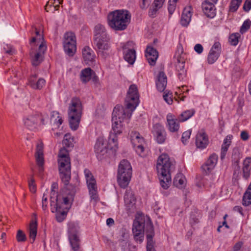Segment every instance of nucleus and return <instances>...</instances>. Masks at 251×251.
I'll return each mask as SVG.
<instances>
[{"mask_svg":"<svg viewBox=\"0 0 251 251\" xmlns=\"http://www.w3.org/2000/svg\"><path fill=\"white\" fill-rule=\"evenodd\" d=\"M139 97L137 86L135 84L131 85L125 99L126 108L129 110L130 112H126L122 106L117 105L113 109L112 118H116L121 121H123L126 117L130 118L132 112L139 104Z\"/></svg>","mask_w":251,"mask_h":251,"instance_id":"f257e3e1","label":"nucleus"},{"mask_svg":"<svg viewBox=\"0 0 251 251\" xmlns=\"http://www.w3.org/2000/svg\"><path fill=\"white\" fill-rule=\"evenodd\" d=\"M174 168V162L170 160L168 154L163 153L158 157L156 169L159 176L160 185L164 189H167L171 184V173Z\"/></svg>","mask_w":251,"mask_h":251,"instance_id":"f03ea898","label":"nucleus"},{"mask_svg":"<svg viewBox=\"0 0 251 251\" xmlns=\"http://www.w3.org/2000/svg\"><path fill=\"white\" fill-rule=\"evenodd\" d=\"M130 15L127 11L115 10L108 16L109 26L116 30L125 29L130 22Z\"/></svg>","mask_w":251,"mask_h":251,"instance_id":"7ed1b4c3","label":"nucleus"},{"mask_svg":"<svg viewBox=\"0 0 251 251\" xmlns=\"http://www.w3.org/2000/svg\"><path fill=\"white\" fill-rule=\"evenodd\" d=\"M58 169L60 177L65 185H68L71 179V162L68 151L61 148L58 154Z\"/></svg>","mask_w":251,"mask_h":251,"instance_id":"20e7f679","label":"nucleus"},{"mask_svg":"<svg viewBox=\"0 0 251 251\" xmlns=\"http://www.w3.org/2000/svg\"><path fill=\"white\" fill-rule=\"evenodd\" d=\"M82 105L80 100L73 98L69 104L68 114L71 128L75 130L78 127L82 115Z\"/></svg>","mask_w":251,"mask_h":251,"instance_id":"39448f33","label":"nucleus"},{"mask_svg":"<svg viewBox=\"0 0 251 251\" xmlns=\"http://www.w3.org/2000/svg\"><path fill=\"white\" fill-rule=\"evenodd\" d=\"M132 176V167L128 161H121L118 169L117 182L120 187L126 188L128 185Z\"/></svg>","mask_w":251,"mask_h":251,"instance_id":"423d86ee","label":"nucleus"},{"mask_svg":"<svg viewBox=\"0 0 251 251\" xmlns=\"http://www.w3.org/2000/svg\"><path fill=\"white\" fill-rule=\"evenodd\" d=\"M233 169V178L238 179L239 175H242L243 177L247 180L250 176L251 170V157H247L243 162L242 170L239 166V159H236L232 163Z\"/></svg>","mask_w":251,"mask_h":251,"instance_id":"0eeeda50","label":"nucleus"},{"mask_svg":"<svg viewBox=\"0 0 251 251\" xmlns=\"http://www.w3.org/2000/svg\"><path fill=\"white\" fill-rule=\"evenodd\" d=\"M23 121L24 126L30 130H34L39 126L45 124V119L43 116L35 112L25 115Z\"/></svg>","mask_w":251,"mask_h":251,"instance_id":"6e6552de","label":"nucleus"},{"mask_svg":"<svg viewBox=\"0 0 251 251\" xmlns=\"http://www.w3.org/2000/svg\"><path fill=\"white\" fill-rule=\"evenodd\" d=\"M68 237L70 243L74 251H78L79 248L80 239L79 238L78 226L74 222H70L68 224Z\"/></svg>","mask_w":251,"mask_h":251,"instance_id":"1a4fd4ad","label":"nucleus"},{"mask_svg":"<svg viewBox=\"0 0 251 251\" xmlns=\"http://www.w3.org/2000/svg\"><path fill=\"white\" fill-rule=\"evenodd\" d=\"M63 47L65 52L73 56L76 50V37L74 33L67 32L64 35Z\"/></svg>","mask_w":251,"mask_h":251,"instance_id":"9d476101","label":"nucleus"},{"mask_svg":"<svg viewBox=\"0 0 251 251\" xmlns=\"http://www.w3.org/2000/svg\"><path fill=\"white\" fill-rule=\"evenodd\" d=\"M84 173L91 198L95 201H97L98 196L96 181L89 170L85 169Z\"/></svg>","mask_w":251,"mask_h":251,"instance_id":"9b49d317","label":"nucleus"},{"mask_svg":"<svg viewBox=\"0 0 251 251\" xmlns=\"http://www.w3.org/2000/svg\"><path fill=\"white\" fill-rule=\"evenodd\" d=\"M180 52H176L175 54V57L176 60V68L179 79L183 80L186 76V70L185 69V54L182 53V49H180Z\"/></svg>","mask_w":251,"mask_h":251,"instance_id":"f8f14e48","label":"nucleus"},{"mask_svg":"<svg viewBox=\"0 0 251 251\" xmlns=\"http://www.w3.org/2000/svg\"><path fill=\"white\" fill-rule=\"evenodd\" d=\"M52 212H56V219L58 222H62L66 217L67 212L62 209L60 202L52 197L50 198V203Z\"/></svg>","mask_w":251,"mask_h":251,"instance_id":"ddd939ff","label":"nucleus"},{"mask_svg":"<svg viewBox=\"0 0 251 251\" xmlns=\"http://www.w3.org/2000/svg\"><path fill=\"white\" fill-rule=\"evenodd\" d=\"M109 37L94 39V44L96 47V50L99 54L103 57L107 55V51L110 48L109 44Z\"/></svg>","mask_w":251,"mask_h":251,"instance_id":"4468645a","label":"nucleus"},{"mask_svg":"<svg viewBox=\"0 0 251 251\" xmlns=\"http://www.w3.org/2000/svg\"><path fill=\"white\" fill-rule=\"evenodd\" d=\"M130 139L132 145L136 152L140 156L142 155L144 148V138L140 135L139 132L131 131L130 133Z\"/></svg>","mask_w":251,"mask_h":251,"instance_id":"2eb2a0df","label":"nucleus"},{"mask_svg":"<svg viewBox=\"0 0 251 251\" xmlns=\"http://www.w3.org/2000/svg\"><path fill=\"white\" fill-rule=\"evenodd\" d=\"M44 147L42 142L38 143L36 145L35 158L39 173H42L44 170Z\"/></svg>","mask_w":251,"mask_h":251,"instance_id":"dca6fc26","label":"nucleus"},{"mask_svg":"<svg viewBox=\"0 0 251 251\" xmlns=\"http://www.w3.org/2000/svg\"><path fill=\"white\" fill-rule=\"evenodd\" d=\"M152 133L158 143L162 144L165 142L166 138V132L162 125L158 123L153 125Z\"/></svg>","mask_w":251,"mask_h":251,"instance_id":"f3484780","label":"nucleus"},{"mask_svg":"<svg viewBox=\"0 0 251 251\" xmlns=\"http://www.w3.org/2000/svg\"><path fill=\"white\" fill-rule=\"evenodd\" d=\"M144 225L141 222L135 221L133 224L132 232L135 240L141 243L144 240Z\"/></svg>","mask_w":251,"mask_h":251,"instance_id":"a211bd4d","label":"nucleus"},{"mask_svg":"<svg viewBox=\"0 0 251 251\" xmlns=\"http://www.w3.org/2000/svg\"><path fill=\"white\" fill-rule=\"evenodd\" d=\"M94 149L96 153L99 157L107 153L108 146L107 141L104 139L103 137H99L98 138L94 147Z\"/></svg>","mask_w":251,"mask_h":251,"instance_id":"6ab92c4d","label":"nucleus"},{"mask_svg":"<svg viewBox=\"0 0 251 251\" xmlns=\"http://www.w3.org/2000/svg\"><path fill=\"white\" fill-rule=\"evenodd\" d=\"M221 51V45L219 42L212 46L207 56V61L210 64L214 63L218 58Z\"/></svg>","mask_w":251,"mask_h":251,"instance_id":"aec40b11","label":"nucleus"},{"mask_svg":"<svg viewBox=\"0 0 251 251\" xmlns=\"http://www.w3.org/2000/svg\"><path fill=\"white\" fill-rule=\"evenodd\" d=\"M215 2L211 0H205L202 3V9L204 14L208 18H213L216 15V8Z\"/></svg>","mask_w":251,"mask_h":251,"instance_id":"412c9836","label":"nucleus"},{"mask_svg":"<svg viewBox=\"0 0 251 251\" xmlns=\"http://www.w3.org/2000/svg\"><path fill=\"white\" fill-rule=\"evenodd\" d=\"M209 143L207 135L203 130L200 131L196 137V145L201 150L206 148Z\"/></svg>","mask_w":251,"mask_h":251,"instance_id":"4be33fe9","label":"nucleus"},{"mask_svg":"<svg viewBox=\"0 0 251 251\" xmlns=\"http://www.w3.org/2000/svg\"><path fill=\"white\" fill-rule=\"evenodd\" d=\"M218 160V156L215 153L211 154L202 166V169L206 174L210 173L215 168Z\"/></svg>","mask_w":251,"mask_h":251,"instance_id":"5701e85b","label":"nucleus"},{"mask_svg":"<svg viewBox=\"0 0 251 251\" xmlns=\"http://www.w3.org/2000/svg\"><path fill=\"white\" fill-rule=\"evenodd\" d=\"M124 201L127 209L131 210L135 208L136 199L130 189L126 190L124 196Z\"/></svg>","mask_w":251,"mask_h":251,"instance_id":"b1692460","label":"nucleus"},{"mask_svg":"<svg viewBox=\"0 0 251 251\" xmlns=\"http://www.w3.org/2000/svg\"><path fill=\"white\" fill-rule=\"evenodd\" d=\"M145 56L151 65H154L158 57V53L154 48L148 46L146 50Z\"/></svg>","mask_w":251,"mask_h":251,"instance_id":"393cba45","label":"nucleus"},{"mask_svg":"<svg viewBox=\"0 0 251 251\" xmlns=\"http://www.w3.org/2000/svg\"><path fill=\"white\" fill-rule=\"evenodd\" d=\"M167 126L170 132H176L178 130L179 128V122L172 114L170 113L167 115Z\"/></svg>","mask_w":251,"mask_h":251,"instance_id":"a878e982","label":"nucleus"},{"mask_svg":"<svg viewBox=\"0 0 251 251\" xmlns=\"http://www.w3.org/2000/svg\"><path fill=\"white\" fill-rule=\"evenodd\" d=\"M167 83V76L163 72H160L157 75L156 86L160 92L165 90Z\"/></svg>","mask_w":251,"mask_h":251,"instance_id":"bb28decb","label":"nucleus"},{"mask_svg":"<svg viewBox=\"0 0 251 251\" xmlns=\"http://www.w3.org/2000/svg\"><path fill=\"white\" fill-rule=\"evenodd\" d=\"M165 0H154L149 10V15L151 17H155L157 11L163 6Z\"/></svg>","mask_w":251,"mask_h":251,"instance_id":"cd10ccee","label":"nucleus"},{"mask_svg":"<svg viewBox=\"0 0 251 251\" xmlns=\"http://www.w3.org/2000/svg\"><path fill=\"white\" fill-rule=\"evenodd\" d=\"M82 54L85 63L89 64L92 62L95 57V54L93 50L89 47L85 46L82 50Z\"/></svg>","mask_w":251,"mask_h":251,"instance_id":"c85d7f7f","label":"nucleus"},{"mask_svg":"<svg viewBox=\"0 0 251 251\" xmlns=\"http://www.w3.org/2000/svg\"><path fill=\"white\" fill-rule=\"evenodd\" d=\"M109 37L104 26L101 24H98L95 27L94 39Z\"/></svg>","mask_w":251,"mask_h":251,"instance_id":"c756f323","label":"nucleus"},{"mask_svg":"<svg viewBox=\"0 0 251 251\" xmlns=\"http://www.w3.org/2000/svg\"><path fill=\"white\" fill-rule=\"evenodd\" d=\"M46 50V47L43 43H42L39 47V51L37 52L32 59V65L33 66H38L42 60V54L44 53Z\"/></svg>","mask_w":251,"mask_h":251,"instance_id":"7c9ffc66","label":"nucleus"},{"mask_svg":"<svg viewBox=\"0 0 251 251\" xmlns=\"http://www.w3.org/2000/svg\"><path fill=\"white\" fill-rule=\"evenodd\" d=\"M192 12L191 7L185 8L183 11L180 23L182 25L187 26L191 21Z\"/></svg>","mask_w":251,"mask_h":251,"instance_id":"2f4dec72","label":"nucleus"},{"mask_svg":"<svg viewBox=\"0 0 251 251\" xmlns=\"http://www.w3.org/2000/svg\"><path fill=\"white\" fill-rule=\"evenodd\" d=\"M123 121L116 118H112V130L115 134H121L122 132Z\"/></svg>","mask_w":251,"mask_h":251,"instance_id":"473e14b6","label":"nucleus"},{"mask_svg":"<svg viewBox=\"0 0 251 251\" xmlns=\"http://www.w3.org/2000/svg\"><path fill=\"white\" fill-rule=\"evenodd\" d=\"M94 72L90 68L82 70L80 74V79L81 81L84 83L88 82L91 79Z\"/></svg>","mask_w":251,"mask_h":251,"instance_id":"72a5a7b5","label":"nucleus"},{"mask_svg":"<svg viewBox=\"0 0 251 251\" xmlns=\"http://www.w3.org/2000/svg\"><path fill=\"white\" fill-rule=\"evenodd\" d=\"M174 184L176 187L183 188L186 185V179L182 174H177L174 180Z\"/></svg>","mask_w":251,"mask_h":251,"instance_id":"f704fd0d","label":"nucleus"},{"mask_svg":"<svg viewBox=\"0 0 251 251\" xmlns=\"http://www.w3.org/2000/svg\"><path fill=\"white\" fill-rule=\"evenodd\" d=\"M118 134H115L114 132L110 133L108 137V141L107 142L108 144V149L111 150H115L118 147V138L116 136Z\"/></svg>","mask_w":251,"mask_h":251,"instance_id":"c9c22d12","label":"nucleus"},{"mask_svg":"<svg viewBox=\"0 0 251 251\" xmlns=\"http://www.w3.org/2000/svg\"><path fill=\"white\" fill-rule=\"evenodd\" d=\"M195 113L194 109H190L183 112L178 117L179 122H184L191 117H192Z\"/></svg>","mask_w":251,"mask_h":251,"instance_id":"e433bc0d","label":"nucleus"},{"mask_svg":"<svg viewBox=\"0 0 251 251\" xmlns=\"http://www.w3.org/2000/svg\"><path fill=\"white\" fill-rule=\"evenodd\" d=\"M124 58L130 64H133L136 58L135 51H124Z\"/></svg>","mask_w":251,"mask_h":251,"instance_id":"4c0bfd02","label":"nucleus"},{"mask_svg":"<svg viewBox=\"0 0 251 251\" xmlns=\"http://www.w3.org/2000/svg\"><path fill=\"white\" fill-rule=\"evenodd\" d=\"M29 237L32 240L31 243H33L36 238L37 235V224L36 222H32L29 226Z\"/></svg>","mask_w":251,"mask_h":251,"instance_id":"58836bf2","label":"nucleus"},{"mask_svg":"<svg viewBox=\"0 0 251 251\" xmlns=\"http://www.w3.org/2000/svg\"><path fill=\"white\" fill-rule=\"evenodd\" d=\"M242 204L245 206L251 204V189L248 187L243 197Z\"/></svg>","mask_w":251,"mask_h":251,"instance_id":"ea45409f","label":"nucleus"},{"mask_svg":"<svg viewBox=\"0 0 251 251\" xmlns=\"http://www.w3.org/2000/svg\"><path fill=\"white\" fill-rule=\"evenodd\" d=\"M240 38V34L239 33H233L229 37V42L231 45L236 46L239 42Z\"/></svg>","mask_w":251,"mask_h":251,"instance_id":"a19ab883","label":"nucleus"},{"mask_svg":"<svg viewBox=\"0 0 251 251\" xmlns=\"http://www.w3.org/2000/svg\"><path fill=\"white\" fill-rule=\"evenodd\" d=\"M241 2L242 0H232L229 6L230 11L231 12L236 11L238 9Z\"/></svg>","mask_w":251,"mask_h":251,"instance_id":"79ce46f5","label":"nucleus"},{"mask_svg":"<svg viewBox=\"0 0 251 251\" xmlns=\"http://www.w3.org/2000/svg\"><path fill=\"white\" fill-rule=\"evenodd\" d=\"M16 240L18 242H24L26 241V237L22 230H18L16 235Z\"/></svg>","mask_w":251,"mask_h":251,"instance_id":"37998d69","label":"nucleus"},{"mask_svg":"<svg viewBox=\"0 0 251 251\" xmlns=\"http://www.w3.org/2000/svg\"><path fill=\"white\" fill-rule=\"evenodd\" d=\"M124 51H135V44L132 41L127 42L123 47Z\"/></svg>","mask_w":251,"mask_h":251,"instance_id":"c03bdc74","label":"nucleus"},{"mask_svg":"<svg viewBox=\"0 0 251 251\" xmlns=\"http://www.w3.org/2000/svg\"><path fill=\"white\" fill-rule=\"evenodd\" d=\"M251 25V21L249 20H246L240 28V32L242 34L246 32Z\"/></svg>","mask_w":251,"mask_h":251,"instance_id":"a18cd8bd","label":"nucleus"},{"mask_svg":"<svg viewBox=\"0 0 251 251\" xmlns=\"http://www.w3.org/2000/svg\"><path fill=\"white\" fill-rule=\"evenodd\" d=\"M57 189V184L56 183H53L51 185V191L50 192V198L51 197H54L57 199V201H59V197L60 196H59L56 193L55 189Z\"/></svg>","mask_w":251,"mask_h":251,"instance_id":"49530a36","label":"nucleus"},{"mask_svg":"<svg viewBox=\"0 0 251 251\" xmlns=\"http://www.w3.org/2000/svg\"><path fill=\"white\" fill-rule=\"evenodd\" d=\"M146 232L147 233V235H151L152 236H154V229L150 221L147 224V226L146 227Z\"/></svg>","mask_w":251,"mask_h":251,"instance_id":"de8ad7c7","label":"nucleus"},{"mask_svg":"<svg viewBox=\"0 0 251 251\" xmlns=\"http://www.w3.org/2000/svg\"><path fill=\"white\" fill-rule=\"evenodd\" d=\"M45 83V80L42 78H40L37 81L35 85H33V89H41L44 87Z\"/></svg>","mask_w":251,"mask_h":251,"instance_id":"09e8293b","label":"nucleus"},{"mask_svg":"<svg viewBox=\"0 0 251 251\" xmlns=\"http://www.w3.org/2000/svg\"><path fill=\"white\" fill-rule=\"evenodd\" d=\"M173 95L172 93L168 92L163 95L164 100L169 104H171L173 102Z\"/></svg>","mask_w":251,"mask_h":251,"instance_id":"8fccbe9b","label":"nucleus"},{"mask_svg":"<svg viewBox=\"0 0 251 251\" xmlns=\"http://www.w3.org/2000/svg\"><path fill=\"white\" fill-rule=\"evenodd\" d=\"M37 75H33L30 76L28 79L27 84L33 89V85H35L36 81Z\"/></svg>","mask_w":251,"mask_h":251,"instance_id":"3c124183","label":"nucleus"},{"mask_svg":"<svg viewBox=\"0 0 251 251\" xmlns=\"http://www.w3.org/2000/svg\"><path fill=\"white\" fill-rule=\"evenodd\" d=\"M57 4L55 5L49 6V8L45 9L47 12H51L54 13L55 11L58 10L59 4L61 3L60 0H57Z\"/></svg>","mask_w":251,"mask_h":251,"instance_id":"603ef678","label":"nucleus"},{"mask_svg":"<svg viewBox=\"0 0 251 251\" xmlns=\"http://www.w3.org/2000/svg\"><path fill=\"white\" fill-rule=\"evenodd\" d=\"M191 134V131L189 130L183 133L181 140L183 144H185V142L189 139Z\"/></svg>","mask_w":251,"mask_h":251,"instance_id":"864d4df0","label":"nucleus"},{"mask_svg":"<svg viewBox=\"0 0 251 251\" xmlns=\"http://www.w3.org/2000/svg\"><path fill=\"white\" fill-rule=\"evenodd\" d=\"M91 79L92 80V82L93 83L96 87H99L100 86V84L99 80V78L96 75L95 72H94Z\"/></svg>","mask_w":251,"mask_h":251,"instance_id":"5fc2aeb1","label":"nucleus"},{"mask_svg":"<svg viewBox=\"0 0 251 251\" xmlns=\"http://www.w3.org/2000/svg\"><path fill=\"white\" fill-rule=\"evenodd\" d=\"M229 147V146H228L222 145L221 152V158L222 159H224L225 157Z\"/></svg>","mask_w":251,"mask_h":251,"instance_id":"6e6d98bb","label":"nucleus"},{"mask_svg":"<svg viewBox=\"0 0 251 251\" xmlns=\"http://www.w3.org/2000/svg\"><path fill=\"white\" fill-rule=\"evenodd\" d=\"M28 185L29 187L30 191L33 193H34L36 192V186L35 184V181L34 179L32 178L31 179L30 181L28 183Z\"/></svg>","mask_w":251,"mask_h":251,"instance_id":"4d7b16f0","label":"nucleus"},{"mask_svg":"<svg viewBox=\"0 0 251 251\" xmlns=\"http://www.w3.org/2000/svg\"><path fill=\"white\" fill-rule=\"evenodd\" d=\"M151 2V0H140V7L143 9H146Z\"/></svg>","mask_w":251,"mask_h":251,"instance_id":"13d9d810","label":"nucleus"},{"mask_svg":"<svg viewBox=\"0 0 251 251\" xmlns=\"http://www.w3.org/2000/svg\"><path fill=\"white\" fill-rule=\"evenodd\" d=\"M232 138V136L231 135H228L226 136L224 140L223 145L229 146L231 143Z\"/></svg>","mask_w":251,"mask_h":251,"instance_id":"bf43d9fd","label":"nucleus"},{"mask_svg":"<svg viewBox=\"0 0 251 251\" xmlns=\"http://www.w3.org/2000/svg\"><path fill=\"white\" fill-rule=\"evenodd\" d=\"M243 8L247 12H248L251 9V0H246L245 1Z\"/></svg>","mask_w":251,"mask_h":251,"instance_id":"052dcab7","label":"nucleus"},{"mask_svg":"<svg viewBox=\"0 0 251 251\" xmlns=\"http://www.w3.org/2000/svg\"><path fill=\"white\" fill-rule=\"evenodd\" d=\"M47 197L44 194L42 198V209L44 211H46L47 208Z\"/></svg>","mask_w":251,"mask_h":251,"instance_id":"680f3d73","label":"nucleus"},{"mask_svg":"<svg viewBox=\"0 0 251 251\" xmlns=\"http://www.w3.org/2000/svg\"><path fill=\"white\" fill-rule=\"evenodd\" d=\"M153 237L151 235H147V247L154 246V242L153 241Z\"/></svg>","mask_w":251,"mask_h":251,"instance_id":"e2e57ef3","label":"nucleus"},{"mask_svg":"<svg viewBox=\"0 0 251 251\" xmlns=\"http://www.w3.org/2000/svg\"><path fill=\"white\" fill-rule=\"evenodd\" d=\"M73 139L67 140V139H63V144L65 145L67 147L70 148L73 147Z\"/></svg>","mask_w":251,"mask_h":251,"instance_id":"0e129e2a","label":"nucleus"},{"mask_svg":"<svg viewBox=\"0 0 251 251\" xmlns=\"http://www.w3.org/2000/svg\"><path fill=\"white\" fill-rule=\"evenodd\" d=\"M233 211L238 212L242 216H244V213L243 208L241 206H235L233 208Z\"/></svg>","mask_w":251,"mask_h":251,"instance_id":"69168bd1","label":"nucleus"},{"mask_svg":"<svg viewBox=\"0 0 251 251\" xmlns=\"http://www.w3.org/2000/svg\"><path fill=\"white\" fill-rule=\"evenodd\" d=\"M72 195H70L69 196L62 198L64 204L65 205L69 204L70 202V201L72 200Z\"/></svg>","mask_w":251,"mask_h":251,"instance_id":"338daca9","label":"nucleus"},{"mask_svg":"<svg viewBox=\"0 0 251 251\" xmlns=\"http://www.w3.org/2000/svg\"><path fill=\"white\" fill-rule=\"evenodd\" d=\"M195 50L198 53H201L203 51V47L201 45L196 44L194 47Z\"/></svg>","mask_w":251,"mask_h":251,"instance_id":"774afa93","label":"nucleus"}]
</instances>
